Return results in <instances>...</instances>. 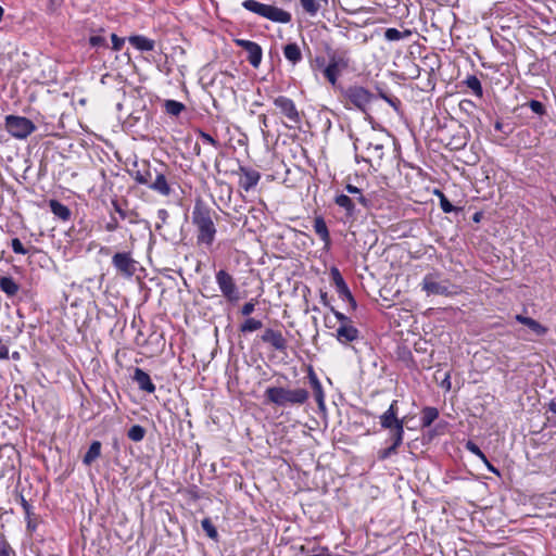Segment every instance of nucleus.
Instances as JSON below:
<instances>
[{
  "instance_id": "obj_1",
  "label": "nucleus",
  "mask_w": 556,
  "mask_h": 556,
  "mask_svg": "<svg viewBox=\"0 0 556 556\" xmlns=\"http://www.w3.org/2000/svg\"><path fill=\"white\" fill-rule=\"evenodd\" d=\"M265 397L268 403L283 407L287 405H303L309 399L306 389H287L282 387H269L265 391Z\"/></svg>"
},
{
  "instance_id": "obj_2",
  "label": "nucleus",
  "mask_w": 556,
  "mask_h": 556,
  "mask_svg": "<svg viewBox=\"0 0 556 556\" xmlns=\"http://www.w3.org/2000/svg\"><path fill=\"white\" fill-rule=\"evenodd\" d=\"M328 64L324 68L325 78L334 86L338 77L350 66V51L345 48H326Z\"/></svg>"
},
{
  "instance_id": "obj_3",
  "label": "nucleus",
  "mask_w": 556,
  "mask_h": 556,
  "mask_svg": "<svg viewBox=\"0 0 556 556\" xmlns=\"http://www.w3.org/2000/svg\"><path fill=\"white\" fill-rule=\"evenodd\" d=\"M192 222L197 226V241L199 244L212 245L215 240L216 227L211 217L210 211L195 208L192 213Z\"/></svg>"
},
{
  "instance_id": "obj_4",
  "label": "nucleus",
  "mask_w": 556,
  "mask_h": 556,
  "mask_svg": "<svg viewBox=\"0 0 556 556\" xmlns=\"http://www.w3.org/2000/svg\"><path fill=\"white\" fill-rule=\"evenodd\" d=\"M274 104L279 110L280 114L288 119L289 124H286L288 128L294 129L301 125L302 117L292 99L286 96H279L274 99Z\"/></svg>"
},
{
  "instance_id": "obj_5",
  "label": "nucleus",
  "mask_w": 556,
  "mask_h": 556,
  "mask_svg": "<svg viewBox=\"0 0 556 556\" xmlns=\"http://www.w3.org/2000/svg\"><path fill=\"white\" fill-rule=\"evenodd\" d=\"M215 279L219 291L228 302L237 303L240 300L239 288L228 271L219 269L215 275Z\"/></svg>"
},
{
  "instance_id": "obj_6",
  "label": "nucleus",
  "mask_w": 556,
  "mask_h": 556,
  "mask_svg": "<svg viewBox=\"0 0 556 556\" xmlns=\"http://www.w3.org/2000/svg\"><path fill=\"white\" fill-rule=\"evenodd\" d=\"M5 128L17 139H25L36 130V126L30 119L14 115L5 117Z\"/></svg>"
},
{
  "instance_id": "obj_7",
  "label": "nucleus",
  "mask_w": 556,
  "mask_h": 556,
  "mask_svg": "<svg viewBox=\"0 0 556 556\" xmlns=\"http://www.w3.org/2000/svg\"><path fill=\"white\" fill-rule=\"evenodd\" d=\"M112 265L118 275L131 278L137 271L138 262L132 257L131 252H116L112 256Z\"/></svg>"
},
{
  "instance_id": "obj_8",
  "label": "nucleus",
  "mask_w": 556,
  "mask_h": 556,
  "mask_svg": "<svg viewBox=\"0 0 556 556\" xmlns=\"http://www.w3.org/2000/svg\"><path fill=\"white\" fill-rule=\"evenodd\" d=\"M350 103L362 112H366L367 106L374 99V94L362 86H351L344 92Z\"/></svg>"
},
{
  "instance_id": "obj_9",
  "label": "nucleus",
  "mask_w": 556,
  "mask_h": 556,
  "mask_svg": "<svg viewBox=\"0 0 556 556\" xmlns=\"http://www.w3.org/2000/svg\"><path fill=\"white\" fill-rule=\"evenodd\" d=\"M435 274H428L422 279V290L428 294H435V295H452L455 292L451 290L450 283L444 281H439L437 279Z\"/></svg>"
},
{
  "instance_id": "obj_10",
  "label": "nucleus",
  "mask_w": 556,
  "mask_h": 556,
  "mask_svg": "<svg viewBox=\"0 0 556 556\" xmlns=\"http://www.w3.org/2000/svg\"><path fill=\"white\" fill-rule=\"evenodd\" d=\"M397 401L393 400L390 404L389 408L379 417L380 426L383 429L387 430H393L394 428H397L399 425H402L404 427V419L399 418V407H397Z\"/></svg>"
},
{
  "instance_id": "obj_11",
  "label": "nucleus",
  "mask_w": 556,
  "mask_h": 556,
  "mask_svg": "<svg viewBox=\"0 0 556 556\" xmlns=\"http://www.w3.org/2000/svg\"><path fill=\"white\" fill-rule=\"evenodd\" d=\"M237 46L241 47L248 53V61L254 67L257 68L262 62L263 51L258 43L247 39H237Z\"/></svg>"
},
{
  "instance_id": "obj_12",
  "label": "nucleus",
  "mask_w": 556,
  "mask_h": 556,
  "mask_svg": "<svg viewBox=\"0 0 556 556\" xmlns=\"http://www.w3.org/2000/svg\"><path fill=\"white\" fill-rule=\"evenodd\" d=\"M264 343L269 344L274 350L285 352L288 348V341L279 330L266 328L261 336Z\"/></svg>"
},
{
  "instance_id": "obj_13",
  "label": "nucleus",
  "mask_w": 556,
  "mask_h": 556,
  "mask_svg": "<svg viewBox=\"0 0 556 556\" xmlns=\"http://www.w3.org/2000/svg\"><path fill=\"white\" fill-rule=\"evenodd\" d=\"M366 151L368 156L362 157V160L369 163L371 166H374V162L380 165L384 155V144L376 138H370L366 141Z\"/></svg>"
},
{
  "instance_id": "obj_14",
  "label": "nucleus",
  "mask_w": 556,
  "mask_h": 556,
  "mask_svg": "<svg viewBox=\"0 0 556 556\" xmlns=\"http://www.w3.org/2000/svg\"><path fill=\"white\" fill-rule=\"evenodd\" d=\"M239 173H240L239 186L247 192L250 191L251 189H253L258 184V181L261 179V174L257 170L245 167V166H240Z\"/></svg>"
},
{
  "instance_id": "obj_15",
  "label": "nucleus",
  "mask_w": 556,
  "mask_h": 556,
  "mask_svg": "<svg viewBox=\"0 0 556 556\" xmlns=\"http://www.w3.org/2000/svg\"><path fill=\"white\" fill-rule=\"evenodd\" d=\"M334 336L339 343L346 345L359 339V331L353 326V323H351L346 325H340Z\"/></svg>"
},
{
  "instance_id": "obj_16",
  "label": "nucleus",
  "mask_w": 556,
  "mask_h": 556,
  "mask_svg": "<svg viewBox=\"0 0 556 556\" xmlns=\"http://www.w3.org/2000/svg\"><path fill=\"white\" fill-rule=\"evenodd\" d=\"M307 378H308L309 384L313 390V395L315 397V401H316L319 409H325L326 404H325L324 389H323V386H321L317 375L315 374V371L312 367L308 368Z\"/></svg>"
},
{
  "instance_id": "obj_17",
  "label": "nucleus",
  "mask_w": 556,
  "mask_h": 556,
  "mask_svg": "<svg viewBox=\"0 0 556 556\" xmlns=\"http://www.w3.org/2000/svg\"><path fill=\"white\" fill-rule=\"evenodd\" d=\"M265 18L275 23L288 24L291 22L292 16L288 11L268 4L266 9Z\"/></svg>"
},
{
  "instance_id": "obj_18",
  "label": "nucleus",
  "mask_w": 556,
  "mask_h": 556,
  "mask_svg": "<svg viewBox=\"0 0 556 556\" xmlns=\"http://www.w3.org/2000/svg\"><path fill=\"white\" fill-rule=\"evenodd\" d=\"M132 379L138 384L140 390L148 393H153L155 391L154 383L151 381L150 376L143 369L139 367L135 368Z\"/></svg>"
},
{
  "instance_id": "obj_19",
  "label": "nucleus",
  "mask_w": 556,
  "mask_h": 556,
  "mask_svg": "<svg viewBox=\"0 0 556 556\" xmlns=\"http://www.w3.org/2000/svg\"><path fill=\"white\" fill-rule=\"evenodd\" d=\"M149 188L163 197H168L172 193V188L161 172H155V179L149 184Z\"/></svg>"
},
{
  "instance_id": "obj_20",
  "label": "nucleus",
  "mask_w": 556,
  "mask_h": 556,
  "mask_svg": "<svg viewBox=\"0 0 556 556\" xmlns=\"http://www.w3.org/2000/svg\"><path fill=\"white\" fill-rule=\"evenodd\" d=\"M129 43L139 51H152L154 50L155 42L154 40L143 36V35H134L128 38Z\"/></svg>"
},
{
  "instance_id": "obj_21",
  "label": "nucleus",
  "mask_w": 556,
  "mask_h": 556,
  "mask_svg": "<svg viewBox=\"0 0 556 556\" xmlns=\"http://www.w3.org/2000/svg\"><path fill=\"white\" fill-rule=\"evenodd\" d=\"M283 55L293 66L300 63L303 59L302 51L295 42L288 43L283 47Z\"/></svg>"
},
{
  "instance_id": "obj_22",
  "label": "nucleus",
  "mask_w": 556,
  "mask_h": 556,
  "mask_svg": "<svg viewBox=\"0 0 556 556\" xmlns=\"http://www.w3.org/2000/svg\"><path fill=\"white\" fill-rule=\"evenodd\" d=\"M334 202L338 206L345 210L348 218L355 217V203L352 198L346 194H339L336 197Z\"/></svg>"
},
{
  "instance_id": "obj_23",
  "label": "nucleus",
  "mask_w": 556,
  "mask_h": 556,
  "mask_svg": "<svg viewBox=\"0 0 556 556\" xmlns=\"http://www.w3.org/2000/svg\"><path fill=\"white\" fill-rule=\"evenodd\" d=\"M516 320L525 326H527L528 328H530L534 333H536L538 336H543L546 333L547 329L542 326L539 321H536L535 319L533 318H530V317H526L523 315H516Z\"/></svg>"
},
{
  "instance_id": "obj_24",
  "label": "nucleus",
  "mask_w": 556,
  "mask_h": 556,
  "mask_svg": "<svg viewBox=\"0 0 556 556\" xmlns=\"http://www.w3.org/2000/svg\"><path fill=\"white\" fill-rule=\"evenodd\" d=\"M314 230L325 245L330 244L329 230L323 217L318 216L314 219Z\"/></svg>"
},
{
  "instance_id": "obj_25",
  "label": "nucleus",
  "mask_w": 556,
  "mask_h": 556,
  "mask_svg": "<svg viewBox=\"0 0 556 556\" xmlns=\"http://www.w3.org/2000/svg\"><path fill=\"white\" fill-rule=\"evenodd\" d=\"M51 212L60 219L66 222L71 217L70 208L58 200H51L49 202Z\"/></svg>"
},
{
  "instance_id": "obj_26",
  "label": "nucleus",
  "mask_w": 556,
  "mask_h": 556,
  "mask_svg": "<svg viewBox=\"0 0 556 556\" xmlns=\"http://www.w3.org/2000/svg\"><path fill=\"white\" fill-rule=\"evenodd\" d=\"M101 455V442L93 441L87 453L84 455L83 463L87 466L91 465Z\"/></svg>"
},
{
  "instance_id": "obj_27",
  "label": "nucleus",
  "mask_w": 556,
  "mask_h": 556,
  "mask_svg": "<svg viewBox=\"0 0 556 556\" xmlns=\"http://www.w3.org/2000/svg\"><path fill=\"white\" fill-rule=\"evenodd\" d=\"M267 5L268 4L261 3L256 0H244L242 2V7L245 10L255 13L262 17H265Z\"/></svg>"
},
{
  "instance_id": "obj_28",
  "label": "nucleus",
  "mask_w": 556,
  "mask_h": 556,
  "mask_svg": "<svg viewBox=\"0 0 556 556\" xmlns=\"http://www.w3.org/2000/svg\"><path fill=\"white\" fill-rule=\"evenodd\" d=\"M438 417L439 410L435 407H425L421 412V426L424 428L430 427Z\"/></svg>"
},
{
  "instance_id": "obj_29",
  "label": "nucleus",
  "mask_w": 556,
  "mask_h": 556,
  "mask_svg": "<svg viewBox=\"0 0 556 556\" xmlns=\"http://www.w3.org/2000/svg\"><path fill=\"white\" fill-rule=\"evenodd\" d=\"M0 289L9 296H13L18 292V285L11 277H1Z\"/></svg>"
},
{
  "instance_id": "obj_30",
  "label": "nucleus",
  "mask_w": 556,
  "mask_h": 556,
  "mask_svg": "<svg viewBox=\"0 0 556 556\" xmlns=\"http://www.w3.org/2000/svg\"><path fill=\"white\" fill-rule=\"evenodd\" d=\"M466 448L472 453L473 455H476L477 457H479L484 464H486L489 470H491L492 472H497L496 469L489 463L485 454L480 450V447L475 444L473 442L471 441H468L466 443Z\"/></svg>"
},
{
  "instance_id": "obj_31",
  "label": "nucleus",
  "mask_w": 556,
  "mask_h": 556,
  "mask_svg": "<svg viewBox=\"0 0 556 556\" xmlns=\"http://www.w3.org/2000/svg\"><path fill=\"white\" fill-rule=\"evenodd\" d=\"M464 84L473 92L475 96L481 98L483 96V89L479 78L475 75H469L464 80Z\"/></svg>"
},
{
  "instance_id": "obj_32",
  "label": "nucleus",
  "mask_w": 556,
  "mask_h": 556,
  "mask_svg": "<svg viewBox=\"0 0 556 556\" xmlns=\"http://www.w3.org/2000/svg\"><path fill=\"white\" fill-rule=\"evenodd\" d=\"M263 327V323L258 319H255L253 317L247 318L241 325H240V332L248 333L253 332Z\"/></svg>"
},
{
  "instance_id": "obj_33",
  "label": "nucleus",
  "mask_w": 556,
  "mask_h": 556,
  "mask_svg": "<svg viewBox=\"0 0 556 556\" xmlns=\"http://www.w3.org/2000/svg\"><path fill=\"white\" fill-rule=\"evenodd\" d=\"M152 173L149 166L146 164L143 169H138L134 173V179L140 185L151 184Z\"/></svg>"
},
{
  "instance_id": "obj_34",
  "label": "nucleus",
  "mask_w": 556,
  "mask_h": 556,
  "mask_svg": "<svg viewBox=\"0 0 556 556\" xmlns=\"http://www.w3.org/2000/svg\"><path fill=\"white\" fill-rule=\"evenodd\" d=\"M412 35L410 30L400 31L396 28H387L384 31V38L389 41H396L405 39Z\"/></svg>"
},
{
  "instance_id": "obj_35",
  "label": "nucleus",
  "mask_w": 556,
  "mask_h": 556,
  "mask_svg": "<svg viewBox=\"0 0 556 556\" xmlns=\"http://www.w3.org/2000/svg\"><path fill=\"white\" fill-rule=\"evenodd\" d=\"M146 435V429L140 425H134L129 428L127 432L128 439H130L134 442H140L143 440Z\"/></svg>"
},
{
  "instance_id": "obj_36",
  "label": "nucleus",
  "mask_w": 556,
  "mask_h": 556,
  "mask_svg": "<svg viewBox=\"0 0 556 556\" xmlns=\"http://www.w3.org/2000/svg\"><path fill=\"white\" fill-rule=\"evenodd\" d=\"M345 190L348 191V193L355 195L356 197V201L361 205H363L364 207H368L369 206V200L362 194V191H361L359 188L349 184V185H346Z\"/></svg>"
},
{
  "instance_id": "obj_37",
  "label": "nucleus",
  "mask_w": 556,
  "mask_h": 556,
  "mask_svg": "<svg viewBox=\"0 0 556 556\" xmlns=\"http://www.w3.org/2000/svg\"><path fill=\"white\" fill-rule=\"evenodd\" d=\"M185 110V105L176 100H166L165 111L173 116H178Z\"/></svg>"
},
{
  "instance_id": "obj_38",
  "label": "nucleus",
  "mask_w": 556,
  "mask_h": 556,
  "mask_svg": "<svg viewBox=\"0 0 556 556\" xmlns=\"http://www.w3.org/2000/svg\"><path fill=\"white\" fill-rule=\"evenodd\" d=\"M390 431L389 440L392 442L393 445L400 447L404 440V427L402 425H399L397 428H394Z\"/></svg>"
},
{
  "instance_id": "obj_39",
  "label": "nucleus",
  "mask_w": 556,
  "mask_h": 556,
  "mask_svg": "<svg viewBox=\"0 0 556 556\" xmlns=\"http://www.w3.org/2000/svg\"><path fill=\"white\" fill-rule=\"evenodd\" d=\"M201 527L208 538H211V539L217 538V535H218L217 530L210 518H204L201 521Z\"/></svg>"
},
{
  "instance_id": "obj_40",
  "label": "nucleus",
  "mask_w": 556,
  "mask_h": 556,
  "mask_svg": "<svg viewBox=\"0 0 556 556\" xmlns=\"http://www.w3.org/2000/svg\"><path fill=\"white\" fill-rule=\"evenodd\" d=\"M439 195H440V206H441V210L444 212V213H452V212H455L457 208L447 200V198L442 193V192H439Z\"/></svg>"
},
{
  "instance_id": "obj_41",
  "label": "nucleus",
  "mask_w": 556,
  "mask_h": 556,
  "mask_svg": "<svg viewBox=\"0 0 556 556\" xmlns=\"http://www.w3.org/2000/svg\"><path fill=\"white\" fill-rule=\"evenodd\" d=\"M397 448H399L397 446L391 444L389 447L380 450L378 452V458L380 460L388 459L389 457H391L392 455L397 453Z\"/></svg>"
},
{
  "instance_id": "obj_42",
  "label": "nucleus",
  "mask_w": 556,
  "mask_h": 556,
  "mask_svg": "<svg viewBox=\"0 0 556 556\" xmlns=\"http://www.w3.org/2000/svg\"><path fill=\"white\" fill-rule=\"evenodd\" d=\"M257 304V300L256 299H251L249 302H247L245 304H243V306L241 307V314L243 316H250L254 311H255V306Z\"/></svg>"
},
{
  "instance_id": "obj_43",
  "label": "nucleus",
  "mask_w": 556,
  "mask_h": 556,
  "mask_svg": "<svg viewBox=\"0 0 556 556\" xmlns=\"http://www.w3.org/2000/svg\"><path fill=\"white\" fill-rule=\"evenodd\" d=\"M529 108L531 109V111L538 115H543L545 114V108L544 105L542 104V102L538 101V100H531L529 103H528Z\"/></svg>"
},
{
  "instance_id": "obj_44",
  "label": "nucleus",
  "mask_w": 556,
  "mask_h": 556,
  "mask_svg": "<svg viewBox=\"0 0 556 556\" xmlns=\"http://www.w3.org/2000/svg\"><path fill=\"white\" fill-rule=\"evenodd\" d=\"M11 247L14 253L25 255L27 254V250L23 247L21 240L18 238H13L11 241Z\"/></svg>"
},
{
  "instance_id": "obj_45",
  "label": "nucleus",
  "mask_w": 556,
  "mask_h": 556,
  "mask_svg": "<svg viewBox=\"0 0 556 556\" xmlns=\"http://www.w3.org/2000/svg\"><path fill=\"white\" fill-rule=\"evenodd\" d=\"M20 503L25 513L26 519H29V516H34L33 506L26 501V498L22 494L20 495Z\"/></svg>"
},
{
  "instance_id": "obj_46",
  "label": "nucleus",
  "mask_w": 556,
  "mask_h": 556,
  "mask_svg": "<svg viewBox=\"0 0 556 556\" xmlns=\"http://www.w3.org/2000/svg\"><path fill=\"white\" fill-rule=\"evenodd\" d=\"M199 136L204 142H206L215 148L219 147V142L217 140H215L210 134H207L203 130H199Z\"/></svg>"
},
{
  "instance_id": "obj_47",
  "label": "nucleus",
  "mask_w": 556,
  "mask_h": 556,
  "mask_svg": "<svg viewBox=\"0 0 556 556\" xmlns=\"http://www.w3.org/2000/svg\"><path fill=\"white\" fill-rule=\"evenodd\" d=\"M111 40H112V49L114 51H119L125 42L124 38H119L116 34L111 35Z\"/></svg>"
},
{
  "instance_id": "obj_48",
  "label": "nucleus",
  "mask_w": 556,
  "mask_h": 556,
  "mask_svg": "<svg viewBox=\"0 0 556 556\" xmlns=\"http://www.w3.org/2000/svg\"><path fill=\"white\" fill-rule=\"evenodd\" d=\"M89 43L91 47H105L106 40L102 36H91L89 38Z\"/></svg>"
},
{
  "instance_id": "obj_49",
  "label": "nucleus",
  "mask_w": 556,
  "mask_h": 556,
  "mask_svg": "<svg viewBox=\"0 0 556 556\" xmlns=\"http://www.w3.org/2000/svg\"><path fill=\"white\" fill-rule=\"evenodd\" d=\"M331 312L333 313L334 317L340 321V325H346L352 323L350 317H348L346 315L339 311H336L333 307H331Z\"/></svg>"
},
{
  "instance_id": "obj_50",
  "label": "nucleus",
  "mask_w": 556,
  "mask_h": 556,
  "mask_svg": "<svg viewBox=\"0 0 556 556\" xmlns=\"http://www.w3.org/2000/svg\"><path fill=\"white\" fill-rule=\"evenodd\" d=\"M11 553V547L4 540L2 535H0V556H9Z\"/></svg>"
},
{
  "instance_id": "obj_51",
  "label": "nucleus",
  "mask_w": 556,
  "mask_h": 556,
  "mask_svg": "<svg viewBox=\"0 0 556 556\" xmlns=\"http://www.w3.org/2000/svg\"><path fill=\"white\" fill-rule=\"evenodd\" d=\"M9 358V346L2 339H0V359Z\"/></svg>"
},
{
  "instance_id": "obj_52",
  "label": "nucleus",
  "mask_w": 556,
  "mask_h": 556,
  "mask_svg": "<svg viewBox=\"0 0 556 556\" xmlns=\"http://www.w3.org/2000/svg\"><path fill=\"white\" fill-rule=\"evenodd\" d=\"M336 288H337V292H338L339 296L344 295L345 293H348V291H350V289L344 280L337 283Z\"/></svg>"
},
{
  "instance_id": "obj_53",
  "label": "nucleus",
  "mask_w": 556,
  "mask_h": 556,
  "mask_svg": "<svg viewBox=\"0 0 556 556\" xmlns=\"http://www.w3.org/2000/svg\"><path fill=\"white\" fill-rule=\"evenodd\" d=\"M336 288H337V292H338L339 296L344 295L345 293H348V291H350V289L344 280L337 283Z\"/></svg>"
},
{
  "instance_id": "obj_54",
  "label": "nucleus",
  "mask_w": 556,
  "mask_h": 556,
  "mask_svg": "<svg viewBox=\"0 0 556 556\" xmlns=\"http://www.w3.org/2000/svg\"><path fill=\"white\" fill-rule=\"evenodd\" d=\"M331 276H332V280H333L334 285L344 280L342 275L340 274L339 269L336 267H333L331 269Z\"/></svg>"
},
{
  "instance_id": "obj_55",
  "label": "nucleus",
  "mask_w": 556,
  "mask_h": 556,
  "mask_svg": "<svg viewBox=\"0 0 556 556\" xmlns=\"http://www.w3.org/2000/svg\"><path fill=\"white\" fill-rule=\"evenodd\" d=\"M112 205H113V207H114L115 212L119 215V217H121L122 219H125V218L127 217V213H126V211H124V210L121 207V205L118 204V202H117V201H113V202H112Z\"/></svg>"
},
{
  "instance_id": "obj_56",
  "label": "nucleus",
  "mask_w": 556,
  "mask_h": 556,
  "mask_svg": "<svg viewBox=\"0 0 556 556\" xmlns=\"http://www.w3.org/2000/svg\"><path fill=\"white\" fill-rule=\"evenodd\" d=\"M340 298L343 300V301H348L351 305L352 308H355L356 307V301L355 299L353 298L351 291H348V293H345L344 295H340Z\"/></svg>"
},
{
  "instance_id": "obj_57",
  "label": "nucleus",
  "mask_w": 556,
  "mask_h": 556,
  "mask_svg": "<svg viewBox=\"0 0 556 556\" xmlns=\"http://www.w3.org/2000/svg\"><path fill=\"white\" fill-rule=\"evenodd\" d=\"M118 228V222L116 218H112L111 222H109L105 226V229L108 231H115Z\"/></svg>"
},
{
  "instance_id": "obj_58",
  "label": "nucleus",
  "mask_w": 556,
  "mask_h": 556,
  "mask_svg": "<svg viewBox=\"0 0 556 556\" xmlns=\"http://www.w3.org/2000/svg\"><path fill=\"white\" fill-rule=\"evenodd\" d=\"M380 97L394 108L396 106V103H399V100L396 98H389L384 93H381Z\"/></svg>"
},
{
  "instance_id": "obj_59",
  "label": "nucleus",
  "mask_w": 556,
  "mask_h": 556,
  "mask_svg": "<svg viewBox=\"0 0 556 556\" xmlns=\"http://www.w3.org/2000/svg\"><path fill=\"white\" fill-rule=\"evenodd\" d=\"M157 216H159V218H160L162 222H165V220H166V218L168 217V213H167V211H166V210L161 208V210H159V211H157Z\"/></svg>"
},
{
  "instance_id": "obj_60",
  "label": "nucleus",
  "mask_w": 556,
  "mask_h": 556,
  "mask_svg": "<svg viewBox=\"0 0 556 556\" xmlns=\"http://www.w3.org/2000/svg\"><path fill=\"white\" fill-rule=\"evenodd\" d=\"M27 521V529L29 531H34L37 527L36 522L33 520V516H29V519H26Z\"/></svg>"
},
{
  "instance_id": "obj_61",
  "label": "nucleus",
  "mask_w": 556,
  "mask_h": 556,
  "mask_svg": "<svg viewBox=\"0 0 556 556\" xmlns=\"http://www.w3.org/2000/svg\"><path fill=\"white\" fill-rule=\"evenodd\" d=\"M315 62H316V64H317V66H318V67H320V68H323V70L325 68V66H326V64H325V59H323V58H316Z\"/></svg>"
},
{
  "instance_id": "obj_62",
  "label": "nucleus",
  "mask_w": 556,
  "mask_h": 556,
  "mask_svg": "<svg viewBox=\"0 0 556 556\" xmlns=\"http://www.w3.org/2000/svg\"><path fill=\"white\" fill-rule=\"evenodd\" d=\"M494 128L498 131H501L503 129V123L500 122V121H496L495 124H494Z\"/></svg>"
},
{
  "instance_id": "obj_63",
  "label": "nucleus",
  "mask_w": 556,
  "mask_h": 556,
  "mask_svg": "<svg viewBox=\"0 0 556 556\" xmlns=\"http://www.w3.org/2000/svg\"><path fill=\"white\" fill-rule=\"evenodd\" d=\"M260 118H261L262 125L264 127H267V117H266V115L263 114V115L260 116Z\"/></svg>"
},
{
  "instance_id": "obj_64",
  "label": "nucleus",
  "mask_w": 556,
  "mask_h": 556,
  "mask_svg": "<svg viewBox=\"0 0 556 556\" xmlns=\"http://www.w3.org/2000/svg\"><path fill=\"white\" fill-rule=\"evenodd\" d=\"M320 298H321L323 303L327 304V293H321Z\"/></svg>"
}]
</instances>
